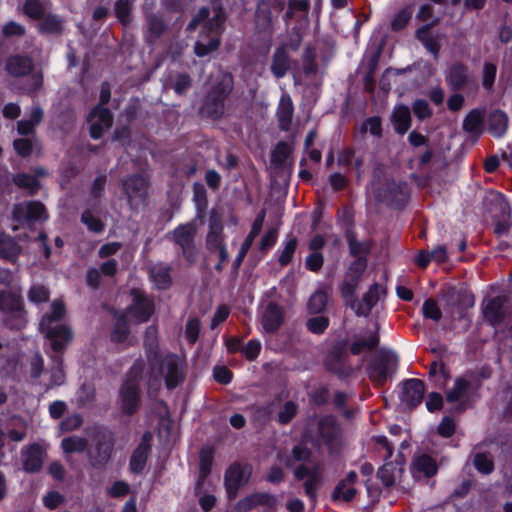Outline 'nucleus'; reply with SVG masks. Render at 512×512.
Wrapping results in <instances>:
<instances>
[{
    "label": "nucleus",
    "mask_w": 512,
    "mask_h": 512,
    "mask_svg": "<svg viewBox=\"0 0 512 512\" xmlns=\"http://www.w3.org/2000/svg\"><path fill=\"white\" fill-rule=\"evenodd\" d=\"M87 445L88 440L78 436L64 438L61 442V447L65 453L83 452Z\"/></svg>",
    "instance_id": "56"
},
{
    "label": "nucleus",
    "mask_w": 512,
    "mask_h": 512,
    "mask_svg": "<svg viewBox=\"0 0 512 512\" xmlns=\"http://www.w3.org/2000/svg\"><path fill=\"white\" fill-rule=\"evenodd\" d=\"M224 246L226 245L222 218L215 210H212L209 220V230L205 239V248L210 253H214Z\"/></svg>",
    "instance_id": "17"
},
{
    "label": "nucleus",
    "mask_w": 512,
    "mask_h": 512,
    "mask_svg": "<svg viewBox=\"0 0 512 512\" xmlns=\"http://www.w3.org/2000/svg\"><path fill=\"white\" fill-rule=\"evenodd\" d=\"M485 110L472 109L463 120V130L472 138L478 139L484 130Z\"/></svg>",
    "instance_id": "30"
},
{
    "label": "nucleus",
    "mask_w": 512,
    "mask_h": 512,
    "mask_svg": "<svg viewBox=\"0 0 512 512\" xmlns=\"http://www.w3.org/2000/svg\"><path fill=\"white\" fill-rule=\"evenodd\" d=\"M12 214L13 219L18 223L45 220L48 217L45 206L39 201H28L15 204Z\"/></svg>",
    "instance_id": "15"
},
{
    "label": "nucleus",
    "mask_w": 512,
    "mask_h": 512,
    "mask_svg": "<svg viewBox=\"0 0 512 512\" xmlns=\"http://www.w3.org/2000/svg\"><path fill=\"white\" fill-rule=\"evenodd\" d=\"M129 327L125 316L117 318L113 331L111 333V340L116 343L124 342L129 335Z\"/></svg>",
    "instance_id": "58"
},
{
    "label": "nucleus",
    "mask_w": 512,
    "mask_h": 512,
    "mask_svg": "<svg viewBox=\"0 0 512 512\" xmlns=\"http://www.w3.org/2000/svg\"><path fill=\"white\" fill-rule=\"evenodd\" d=\"M505 302V297L497 296L489 299L483 308L485 319L492 325H497L502 322L504 318L503 307Z\"/></svg>",
    "instance_id": "33"
},
{
    "label": "nucleus",
    "mask_w": 512,
    "mask_h": 512,
    "mask_svg": "<svg viewBox=\"0 0 512 512\" xmlns=\"http://www.w3.org/2000/svg\"><path fill=\"white\" fill-rule=\"evenodd\" d=\"M157 328L153 325L149 326L145 330L144 335V348L146 358L149 364V368L153 371L157 364V356L159 353L158 339H157Z\"/></svg>",
    "instance_id": "31"
},
{
    "label": "nucleus",
    "mask_w": 512,
    "mask_h": 512,
    "mask_svg": "<svg viewBox=\"0 0 512 512\" xmlns=\"http://www.w3.org/2000/svg\"><path fill=\"white\" fill-rule=\"evenodd\" d=\"M43 459L44 450L37 443L30 444L21 451L23 469L27 473L39 472L43 466Z\"/></svg>",
    "instance_id": "21"
},
{
    "label": "nucleus",
    "mask_w": 512,
    "mask_h": 512,
    "mask_svg": "<svg viewBox=\"0 0 512 512\" xmlns=\"http://www.w3.org/2000/svg\"><path fill=\"white\" fill-rule=\"evenodd\" d=\"M469 388V382L464 378H457L452 389L446 393V399L448 402L458 401Z\"/></svg>",
    "instance_id": "61"
},
{
    "label": "nucleus",
    "mask_w": 512,
    "mask_h": 512,
    "mask_svg": "<svg viewBox=\"0 0 512 512\" xmlns=\"http://www.w3.org/2000/svg\"><path fill=\"white\" fill-rule=\"evenodd\" d=\"M170 266L156 264L149 270L151 279L159 289H167L171 285Z\"/></svg>",
    "instance_id": "46"
},
{
    "label": "nucleus",
    "mask_w": 512,
    "mask_h": 512,
    "mask_svg": "<svg viewBox=\"0 0 512 512\" xmlns=\"http://www.w3.org/2000/svg\"><path fill=\"white\" fill-rule=\"evenodd\" d=\"M150 371L152 375L158 371L159 376L164 378L166 387L174 389L185 379V361L173 353H168L165 356L159 354L156 367Z\"/></svg>",
    "instance_id": "5"
},
{
    "label": "nucleus",
    "mask_w": 512,
    "mask_h": 512,
    "mask_svg": "<svg viewBox=\"0 0 512 512\" xmlns=\"http://www.w3.org/2000/svg\"><path fill=\"white\" fill-rule=\"evenodd\" d=\"M146 21L147 31L145 40L149 44H154L165 33L167 26L161 17L154 14L147 15Z\"/></svg>",
    "instance_id": "39"
},
{
    "label": "nucleus",
    "mask_w": 512,
    "mask_h": 512,
    "mask_svg": "<svg viewBox=\"0 0 512 512\" xmlns=\"http://www.w3.org/2000/svg\"><path fill=\"white\" fill-rule=\"evenodd\" d=\"M398 358L395 353L382 349L375 353L367 365L369 379L383 385L396 371Z\"/></svg>",
    "instance_id": "7"
},
{
    "label": "nucleus",
    "mask_w": 512,
    "mask_h": 512,
    "mask_svg": "<svg viewBox=\"0 0 512 512\" xmlns=\"http://www.w3.org/2000/svg\"><path fill=\"white\" fill-rule=\"evenodd\" d=\"M291 68L292 60L286 51V47H278L271 58L270 70L272 74L277 79H280L284 77Z\"/></svg>",
    "instance_id": "29"
},
{
    "label": "nucleus",
    "mask_w": 512,
    "mask_h": 512,
    "mask_svg": "<svg viewBox=\"0 0 512 512\" xmlns=\"http://www.w3.org/2000/svg\"><path fill=\"white\" fill-rule=\"evenodd\" d=\"M424 392L425 386L421 380L409 379L403 383L401 400L409 409H413L421 403Z\"/></svg>",
    "instance_id": "23"
},
{
    "label": "nucleus",
    "mask_w": 512,
    "mask_h": 512,
    "mask_svg": "<svg viewBox=\"0 0 512 512\" xmlns=\"http://www.w3.org/2000/svg\"><path fill=\"white\" fill-rule=\"evenodd\" d=\"M95 119L90 126V136L93 139L102 137L104 131L113 124V115L108 108L97 106L90 113V120Z\"/></svg>",
    "instance_id": "22"
},
{
    "label": "nucleus",
    "mask_w": 512,
    "mask_h": 512,
    "mask_svg": "<svg viewBox=\"0 0 512 512\" xmlns=\"http://www.w3.org/2000/svg\"><path fill=\"white\" fill-rule=\"evenodd\" d=\"M302 72L305 77L315 79L319 73V66L316 62V52L312 46H306L302 54Z\"/></svg>",
    "instance_id": "43"
},
{
    "label": "nucleus",
    "mask_w": 512,
    "mask_h": 512,
    "mask_svg": "<svg viewBox=\"0 0 512 512\" xmlns=\"http://www.w3.org/2000/svg\"><path fill=\"white\" fill-rule=\"evenodd\" d=\"M284 321V311L281 306L270 302L262 315V326L268 333H275L279 330Z\"/></svg>",
    "instance_id": "26"
},
{
    "label": "nucleus",
    "mask_w": 512,
    "mask_h": 512,
    "mask_svg": "<svg viewBox=\"0 0 512 512\" xmlns=\"http://www.w3.org/2000/svg\"><path fill=\"white\" fill-rule=\"evenodd\" d=\"M364 270V264L360 262L354 263L349 268L341 287V295L344 298L345 303L349 305L352 309H355L356 306L355 291L359 285V281Z\"/></svg>",
    "instance_id": "14"
},
{
    "label": "nucleus",
    "mask_w": 512,
    "mask_h": 512,
    "mask_svg": "<svg viewBox=\"0 0 512 512\" xmlns=\"http://www.w3.org/2000/svg\"><path fill=\"white\" fill-rule=\"evenodd\" d=\"M115 445V435L107 428H96L91 435V447L87 451L89 464L102 469L110 461Z\"/></svg>",
    "instance_id": "3"
},
{
    "label": "nucleus",
    "mask_w": 512,
    "mask_h": 512,
    "mask_svg": "<svg viewBox=\"0 0 512 512\" xmlns=\"http://www.w3.org/2000/svg\"><path fill=\"white\" fill-rule=\"evenodd\" d=\"M270 500L271 496L266 493L252 494L239 500L230 512H248L258 505L268 504Z\"/></svg>",
    "instance_id": "36"
},
{
    "label": "nucleus",
    "mask_w": 512,
    "mask_h": 512,
    "mask_svg": "<svg viewBox=\"0 0 512 512\" xmlns=\"http://www.w3.org/2000/svg\"><path fill=\"white\" fill-rule=\"evenodd\" d=\"M65 304L62 300H54L51 304V312L45 314L39 324L40 329L53 328L54 322L61 321L65 316Z\"/></svg>",
    "instance_id": "40"
},
{
    "label": "nucleus",
    "mask_w": 512,
    "mask_h": 512,
    "mask_svg": "<svg viewBox=\"0 0 512 512\" xmlns=\"http://www.w3.org/2000/svg\"><path fill=\"white\" fill-rule=\"evenodd\" d=\"M200 467H199V477L196 483V488L200 489L211 472V467L213 463V450L210 447H204L200 451L199 455Z\"/></svg>",
    "instance_id": "44"
},
{
    "label": "nucleus",
    "mask_w": 512,
    "mask_h": 512,
    "mask_svg": "<svg viewBox=\"0 0 512 512\" xmlns=\"http://www.w3.org/2000/svg\"><path fill=\"white\" fill-rule=\"evenodd\" d=\"M293 111L294 108L290 96L287 94L283 95L277 108V119L281 130L288 131L290 129Z\"/></svg>",
    "instance_id": "35"
},
{
    "label": "nucleus",
    "mask_w": 512,
    "mask_h": 512,
    "mask_svg": "<svg viewBox=\"0 0 512 512\" xmlns=\"http://www.w3.org/2000/svg\"><path fill=\"white\" fill-rule=\"evenodd\" d=\"M122 188L132 205L136 200L143 201L146 198L148 183L143 176L133 175L122 181Z\"/></svg>",
    "instance_id": "20"
},
{
    "label": "nucleus",
    "mask_w": 512,
    "mask_h": 512,
    "mask_svg": "<svg viewBox=\"0 0 512 512\" xmlns=\"http://www.w3.org/2000/svg\"><path fill=\"white\" fill-rule=\"evenodd\" d=\"M372 185L378 201L397 207L406 202L407 185L405 183H396L393 180L386 179L384 183L374 181Z\"/></svg>",
    "instance_id": "11"
},
{
    "label": "nucleus",
    "mask_w": 512,
    "mask_h": 512,
    "mask_svg": "<svg viewBox=\"0 0 512 512\" xmlns=\"http://www.w3.org/2000/svg\"><path fill=\"white\" fill-rule=\"evenodd\" d=\"M432 25L433 24L426 25L418 29L416 31V38L433 55L434 59L437 60L440 51V38L429 32Z\"/></svg>",
    "instance_id": "38"
},
{
    "label": "nucleus",
    "mask_w": 512,
    "mask_h": 512,
    "mask_svg": "<svg viewBox=\"0 0 512 512\" xmlns=\"http://www.w3.org/2000/svg\"><path fill=\"white\" fill-rule=\"evenodd\" d=\"M213 13V17L205 23L203 29L207 34H212V37H219L224 28L225 14L221 7H215Z\"/></svg>",
    "instance_id": "50"
},
{
    "label": "nucleus",
    "mask_w": 512,
    "mask_h": 512,
    "mask_svg": "<svg viewBox=\"0 0 512 512\" xmlns=\"http://www.w3.org/2000/svg\"><path fill=\"white\" fill-rule=\"evenodd\" d=\"M317 432L330 454H338L343 449V431L334 416L321 417L317 423Z\"/></svg>",
    "instance_id": "8"
},
{
    "label": "nucleus",
    "mask_w": 512,
    "mask_h": 512,
    "mask_svg": "<svg viewBox=\"0 0 512 512\" xmlns=\"http://www.w3.org/2000/svg\"><path fill=\"white\" fill-rule=\"evenodd\" d=\"M133 302L128 308V313L137 323L147 322L154 313V304L139 290L131 291Z\"/></svg>",
    "instance_id": "16"
},
{
    "label": "nucleus",
    "mask_w": 512,
    "mask_h": 512,
    "mask_svg": "<svg viewBox=\"0 0 512 512\" xmlns=\"http://www.w3.org/2000/svg\"><path fill=\"white\" fill-rule=\"evenodd\" d=\"M313 452L310 448H308L305 444H297L291 450V455L287 456L285 459V465L288 468H295L298 463L307 465L312 458Z\"/></svg>",
    "instance_id": "41"
},
{
    "label": "nucleus",
    "mask_w": 512,
    "mask_h": 512,
    "mask_svg": "<svg viewBox=\"0 0 512 512\" xmlns=\"http://www.w3.org/2000/svg\"><path fill=\"white\" fill-rule=\"evenodd\" d=\"M145 363L142 359H137L118 391V402L120 410L124 415L132 416L141 407L140 382L142 380Z\"/></svg>",
    "instance_id": "1"
},
{
    "label": "nucleus",
    "mask_w": 512,
    "mask_h": 512,
    "mask_svg": "<svg viewBox=\"0 0 512 512\" xmlns=\"http://www.w3.org/2000/svg\"><path fill=\"white\" fill-rule=\"evenodd\" d=\"M22 248L10 235L0 234V257L11 263H15L21 254Z\"/></svg>",
    "instance_id": "34"
},
{
    "label": "nucleus",
    "mask_w": 512,
    "mask_h": 512,
    "mask_svg": "<svg viewBox=\"0 0 512 512\" xmlns=\"http://www.w3.org/2000/svg\"><path fill=\"white\" fill-rule=\"evenodd\" d=\"M219 37H211L207 43L197 41L194 46V52L198 57H204L219 48Z\"/></svg>",
    "instance_id": "62"
},
{
    "label": "nucleus",
    "mask_w": 512,
    "mask_h": 512,
    "mask_svg": "<svg viewBox=\"0 0 512 512\" xmlns=\"http://www.w3.org/2000/svg\"><path fill=\"white\" fill-rule=\"evenodd\" d=\"M392 120L395 131L401 135L405 134L409 130L412 121L409 107L406 105L396 107L392 115Z\"/></svg>",
    "instance_id": "42"
},
{
    "label": "nucleus",
    "mask_w": 512,
    "mask_h": 512,
    "mask_svg": "<svg viewBox=\"0 0 512 512\" xmlns=\"http://www.w3.org/2000/svg\"><path fill=\"white\" fill-rule=\"evenodd\" d=\"M65 20L53 13H46L38 23V30L42 34L59 36L64 32Z\"/></svg>",
    "instance_id": "32"
},
{
    "label": "nucleus",
    "mask_w": 512,
    "mask_h": 512,
    "mask_svg": "<svg viewBox=\"0 0 512 512\" xmlns=\"http://www.w3.org/2000/svg\"><path fill=\"white\" fill-rule=\"evenodd\" d=\"M413 466L427 478L434 476L438 470L435 460L426 454L416 457L413 461Z\"/></svg>",
    "instance_id": "53"
},
{
    "label": "nucleus",
    "mask_w": 512,
    "mask_h": 512,
    "mask_svg": "<svg viewBox=\"0 0 512 512\" xmlns=\"http://www.w3.org/2000/svg\"><path fill=\"white\" fill-rule=\"evenodd\" d=\"M287 11L283 17L286 23H289L293 18L297 17L298 13L301 16H306L310 9V0H289Z\"/></svg>",
    "instance_id": "54"
},
{
    "label": "nucleus",
    "mask_w": 512,
    "mask_h": 512,
    "mask_svg": "<svg viewBox=\"0 0 512 512\" xmlns=\"http://www.w3.org/2000/svg\"><path fill=\"white\" fill-rule=\"evenodd\" d=\"M403 465L402 460L386 461L377 471V477L386 487H392L402 477Z\"/></svg>",
    "instance_id": "27"
},
{
    "label": "nucleus",
    "mask_w": 512,
    "mask_h": 512,
    "mask_svg": "<svg viewBox=\"0 0 512 512\" xmlns=\"http://www.w3.org/2000/svg\"><path fill=\"white\" fill-rule=\"evenodd\" d=\"M348 353L341 345L333 346L325 357L326 369L340 378L349 377L353 373L352 366L348 363Z\"/></svg>",
    "instance_id": "12"
},
{
    "label": "nucleus",
    "mask_w": 512,
    "mask_h": 512,
    "mask_svg": "<svg viewBox=\"0 0 512 512\" xmlns=\"http://www.w3.org/2000/svg\"><path fill=\"white\" fill-rule=\"evenodd\" d=\"M49 8V2L45 0H25L22 12L28 18L40 20Z\"/></svg>",
    "instance_id": "48"
},
{
    "label": "nucleus",
    "mask_w": 512,
    "mask_h": 512,
    "mask_svg": "<svg viewBox=\"0 0 512 512\" xmlns=\"http://www.w3.org/2000/svg\"><path fill=\"white\" fill-rule=\"evenodd\" d=\"M446 82L454 92L476 86L469 67L462 62H455L448 68Z\"/></svg>",
    "instance_id": "13"
},
{
    "label": "nucleus",
    "mask_w": 512,
    "mask_h": 512,
    "mask_svg": "<svg viewBox=\"0 0 512 512\" xmlns=\"http://www.w3.org/2000/svg\"><path fill=\"white\" fill-rule=\"evenodd\" d=\"M386 291L374 283L370 286L369 290L363 295L362 302L356 299V306L353 309L357 316H368L374 306L378 303L382 296H385Z\"/></svg>",
    "instance_id": "24"
},
{
    "label": "nucleus",
    "mask_w": 512,
    "mask_h": 512,
    "mask_svg": "<svg viewBox=\"0 0 512 512\" xmlns=\"http://www.w3.org/2000/svg\"><path fill=\"white\" fill-rule=\"evenodd\" d=\"M12 181L17 187L28 190L29 195L36 194L41 187L40 182L35 176L26 173L14 175Z\"/></svg>",
    "instance_id": "52"
},
{
    "label": "nucleus",
    "mask_w": 512,
    "mask_h": 512,
    "mask_svg": "<svg viewBox=\"0 0 512 512\" xmlns=\"http://www.w3.org/2000/svg\"><path fill=\"white\" fill-rule=\"evenodd\" d=\"M356 480L357 474L354 471H350L334 488L332 499L335 501L343 500L345 502H350L357 493V490L354 488Z\"/></svg>",
    "instance_id": "28"
},
{
    "label": "nucleus",
    "mask_w": 512,
    "mask_h": 512,
    "mask_svg": "<svg viewBox=\"0 0 512 512\" xmlns=\"http://www.w3.org/2000/svg\"><path fill=\"white\" fill-rule=\"evenodd\" d=\"M488 130L496 137L502 136L508 127V118L500 110L492 111L488 116Z\"/></svg>",
    "instance_id": "45"
},
{
    "label": "nucleus",
    "mask_w": 512,
    "mask_h": 512,
    "mask_svg": "<svg viewBox=\"0 0 512 512\" xmlns=\"http://www.w3.org/2000/svg\"><path fill=\"white\" fill-rule=\"evenodd\" d=\"M346 239L349 245L350 253L353 256H362L369 253V243L358 241L356 239V234L353 230L349 229L346 231Z\"/></svg>",
    "instance_id": "55"
},
{
    "label": "nucleus",
    "mask_w": 512,
    "mask_h": 512,
    "mask_svg": "<svg viewBox=\"0 0 512 512\" xmlns=\"http://www.w3.org/2000/svg\"><path fill=\"white\" fill-rule=\"evenodd\" d=\"M292 152V147L286 142H279L271 154V161L276 165H283Z\"/></svg>",
    "instance_id": "59"
},
{
    "label": "nucleus",
    "mask_w": 512,
    "mask_h": 512,
    "mask_svg": "<svg viewBox=\"0 0 512 512\" xmlns=\"http://www.w3.org/2000/svg\"><path fill=\"white\" fill-rule=\"evenodd\" d=\"M472 463L475 469L484 475L494 471V457L490 452H477L472 456Z\"/></svg>",
    "instance_id": "51"
},
{
    "label": "nucleus",
    "mask_w": 512,
    "mask_h": 512,
    "mask_svg": "<svg viewBox=\"0 0 512 512\" xmlns=\"http://www.w3.org/2000/svg\"><path fill=\"white\" fill-rule=\"evenodd\" d=\"M378 330L379 326L376 324V331L372 332L369 336L359 338L355 340L351 345V352L354 355H359L363 351H370L374 349L378 343H379V336H378Z\"/></svg>",
    "instance_id": "49"
},
{
    "label": "nucleus",
    "mask_w": 512,
    "mask_h": 512,
    "mask_svg": "<svg viewBox=\"0 0 512 512\" xmlns=\"http://www.w3.org/2000/svg\"><path fill=\"white\" fill-rule=\"evenodd\" d=\"M197 232V224L191 221L179 225L171 233L172 240L181 248L183 257L189 263H194L197 259L198 251L195 244Z\"/></svg>",
    "instance_id": "9"
},
{
    "label": "nucleus",
    "mask_w": 512,
    "mask_h": 512,
    "mask_svg": "<svg viewBox=\"0 0 512 512\" xmlns=\"http://www.w3.org/2000/svg\"><path fill=\"white\" fill-rule=\"evenodd\" d=\"M250 471L248 467H242L238 463H233L225 472V487L230 499L237 496V492L241 486L248 481Z\"/></svg>",
    "instance_id": "18"
},
{
    "label": "nucleus",
    "mask_w": 512,
    "mask_h": 512,
    "mask_svg": "<svg viewBox=\"0 0 512 512\" xmlns=\"http://www.w3.org/2000/svg\"><path fill=\"white\" fill-rule=\"evenodd\" d=\"M150 438L151 435L149 433H145L131 455L129 467L131 472L135 474L142 472L146 466L150 451Z\"/></svg>",
    "instance_id": "25"
},
{
    "label": "nucleus",
    "mask_w": 512,
    "mask_h": 512,
    "mask_svg": "<svg viewBox=\"0 0 512 512\" xmlns=\"http://www.w3.org/2000/svg\"><path fill=\"white\" fill-rule=\"evenodd\" d=\"M49 340L51 349L55 353L63 352L73 339V332L67 325H56L53 328L40 329Z\"/></svg>",
    "instance_id": "19"
},
{
    "label": "nucleus",
    "mask_w": 512,
    "mask_h": 512,
    "mask_svg": "<svg viewBox=\"0 0 512 512\" xmlns=\"http://www.w3.org/2000/svg\"><path fill=\"white\" fill-rule=\"evenodd\" d=\"M192 85V79L187 73H171L165 83L167 88L173 89L177 94H184Z\"/></svg>",
    "instance_id": "47"
},
{
    "label": "nucleus",
    "mask_w": 512,
    "mask_h": 512,
    "mask_svg": "<svg viewBox=\"0 0 512 512\" xmlns=\"http://www.w3.org/2000/svg\"><path fill=\"white\" fill-rule=\"evenodd\" d=\"M114 10L116 17L122 25L130 24L131 3L129 0H116Z\"/></svg>",
    "instance_id": "60"
},
{
    "label": "nucleus",
    "mask_w": 512,
    "mask_h": 512,
    "mask_svg": "<svg viewBox=\"0 0 512 512\" xmlns=\"http://www.w3.org/2000/svg\"><path fill=\"white\" fill-rule=\"evenodd\" d=\"M4 70L13 78L29 77L25 87L27 94H34L41 90L44 85L42 70L35 71L34 59L28 54L15 53L7 57Z\"/></svg>",
    "instance_id": "2"
},
{
    "label": "nucleus",
    "mask_w": 512,
    "mask_h": 512,
    "mask_svg": "<svg viewBox=\"0 0 512 512\" xmlns=\"http://www.w3.org/2000/svg\"><path fill=\"white\" fill-rule=\"evenodd\" d=\"M497 67L495 64L485 62L482 71V85L485 89L492 91L495 78H496Z\"/></svg>",
    "instance_id": "63"
},
{
    "label": "nucleus",
    "mask_w": 512,
    "mask_h": 512,
    "mask_svg": "<svg viewBox=\"0 0 512 512\" xmlns=\"http://www.w3.org/2000/svg\"><path fill=\"white\" fill-rule=\"evenodd\" d=\"M323 467L320 463L312 466L304 464L297 465L293 470V475L297 481H304L303 488L305 494L314 503L317 500V491L322 483Z\"/></svg>",
    "instance_id": "10"
},
{
    "label": "nucleus",
    "mask_w": 512,
    "mask_h": 512,
    "mask_svg": "<svg viewBox=\"0 0 512 512\" xmlns=\"http://www.w3.org/2000/svg\"><path fill=\"white\" fill-rule=\"evenodd\" d=\"M50 292L49 289L43 285H34L28 292L29 301L39 304L49 300Z\"/></svg>",
    "instance_id": "64"
},
{
    "label": "nucleus",
    "mask_w": 512,
    "mask_h": 512,
    "mask_svg": "<svg viewBox=\"0 0 512 512\" xmlns=\"http://www.w3.org/2000/svg\"><path fill=\"white\" fill-rule=\"evenodd\" d=\"M233 89L231 74L225 73L205 96L201 111L211 118H220L225 110V100Z\"/></svg>",
    "instance_id": "4"
},
{
    "label": "nucleus",
    "mask_w": 512,
    "mask_h": 512,
    "mask_svg": "<svg viewBox=\"0 0 512 512\" xmlns=\"http://www.w3.org/2000/svg\"><path fill=\"white\" fill-rule=\"evenodd\" d=\"M328 301V295L323 290H317L308 301V309L311 313L317 314L324 311Z\"/></svg>",
    "instance_id": "57"
},
{
    "label": "nucleus",
    "mask_w": 512,
    "mask_h": 512,
    "mask_svg": "<svg viewBox=\"0 0 512 512\" xmlns=\"http://www.w3.org/2000/svg\"><path fill=\"white\" fill-rule=\"evenodd\" d=\"M0 311L5 314L4 323L11 329L20 330L26 325V311L20 294L1 291Z\"/></svg>",
    "instance_id": "6"
},
{
    "label": "nucleus",
    "mask_w": 512,
    "mask_h": 512,
    "mask_svg": "<svg viewBox=\"0 0 512 512\" xmlns=\"http://www.w3.org/2000/svg\"><path fill=\"white\" fill-rule=\"evenodd\" d=\"M255 18L256 27L259 31L270 32L272 30L274 16L270 4H267L264 0L258 3Z\"/></svg>",
    "instance_id": "37"
}]
</instances>
